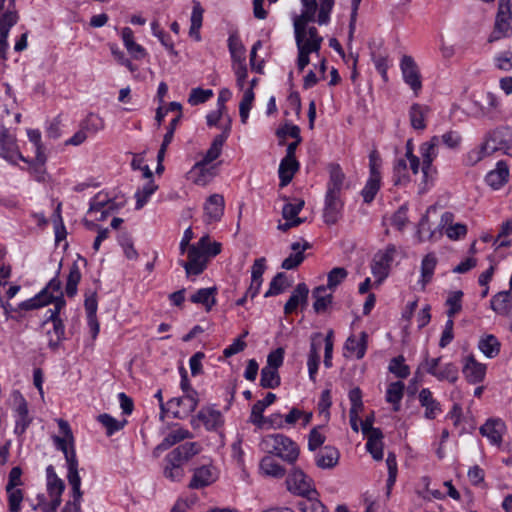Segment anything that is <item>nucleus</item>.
I'll use <instances>...</instances> for the list:
<instances>
[{
    "label": "nucleus",
    "instance_id": "72a5a7b5",
    "mask_svg": "<svg viewBox=\"0 0 512 512\" xmlns=\"http://www.w3.org/2000/svg\"><path fill=\"white\" fill-rule=\"evenodd\" d=\"M164 462L163 473L167 479L178 482L184 477V469L181 462L177 459L173 460L169 454L165 456Z\"/></svg>",
    "mask_w": 512,
    "mask_h": 512
},
{
    "label": "nucleus",
    "instance_id": "a878e982",
    "mask_svg": "<svg viewBox=\"0 0 512 512\" xmlns=\"http://www.w3.org/2000/svg\"><path fill=\"white\" fill-rule=\"evenodd\" d=\"M297 503V508L301 512H329L328 508L319 499V493L315 489Z\"/></svg>",
    "mask_w": 512,
    "mask_h": 512
},
{
    "label": "nucleus",
    "instance_id": "bb28decb",
    "mask_svg": "<svg viewBox=\"0 0 512 512\" xmlns=\"http://www.w3.org/2000/svg\"><path fill=\"white\" fill-rule=\"evenodd\" d=\"M197 417L208 430H216L224 422L221 412L213 407L202 408Z\"/></svg>",
    "mask_w": 512,
    "mask_h": 512
},
{
    "label": "nucleus",
    "instance_id": "dca6fc26",
    "mask_svg": "<svg viewBox=\"0 0 512 512\" xmlns=\"http://www.w3.org/2000/svg\"><path fill=\"white\" fill-rule=\"evenodd\" d=\"M217 477V470L213 466L203 465L194 471L189 487L192 489L206 487L215 482Z\"/></svg>",
    "mask_w": 512,
    "mask_h": 512
},
{
    "label": "nucleus",
    "instance_id": "680f3d73",
    "mask_svg": "<svg viewBox=\"0 0 512 512\" xmlns=\"http://www.w3.org/2000/svg\"><path fill=\"white\" fill-rule=\"evenodd\" d=\"M97 419L106 428L108 436L122 429L126 423V421L120 422L106 413L100 414Z\"/></svg>",
    "mask_w": 512,
    "mask_h": 512
},
{
    "label": "nucleus",
    "instance_id": "6e6552de",
    "mask_svg": "<svg viewBox=\"0 0 512 512\" xmlns=\"http://www.w3.org/2000/svg\"><path fill=\"white\" fill-rule=\"evenodd\" d=\"M286 487L289 492L297 496H306L315 490L313 480L301 469L293 468L286 478Z\"/></svg>",
    "mask_w": 512,
    "mask_h": 512
},
{
    "label": "nucleus",
    "instance_id": "69168bd1",
    "mask_svg": "<svg viewBox=\"0 0 512 512\" xmlns=\"http://www.w3.org/2000/svg\"><path fill=\"white\" fill-rule=\"evenodd\" d=\"M10 512H20L23 492L19 488H6Z\"/></svg>",
    "mask_w": 512,
    "mask_h": 512
},
{
    "label": "nucleus",
    "instance_id": "09e8293b",
    "mask_svg": "<svg viewBox=\"0 0 512 512\" xmlns=\"http://www.w3.org/2000/svg\"><path fill=\"white\" fill-rule=\"evenodd\" d=\"M47 474V487L50 496H54V494L61 495L64 491L65 485L64 482L56 475L54 467L49 465L46 468Z\"/></svg>",
    "mask_w": 512,
    "mask_h": 512
},
{
    "label": "nucleus",
    "instance_id": "0e129e2a",
    "mask_svg": "<svg viewBox=\"0 0 512 512\" xmlns=\"http://www.w3.org/2000/svg\"><path fill=\"white\" fill-rule=\"evenodd\" d=\"M394 182L401 184L408 181V164L406 158H399L394 165Z\"/></svg>",
    "mask_w": 512,
    "mask_h": 512
},
{
    "label": "nucleus",
    "instance_id": "e433bc0d",
    "mask_svg": "<svg viewBox=\"0 0 512 512\" xmlns=\"http://www.w3.org/2000/svg\"><path fill=\"white\" fill-rule=\"evenodd\" d=\"M428 107L420 104H413L409 110L410 123L414 129L424 130L426 128L425 118L428 114Z\"/></svg>",
    "mask_w": 512,
    "mask_h": 512
},
{
    "label": "nucleus",
    "instance_id": "0eeeda50",
    "mask_svg": "<svg viewBox=\"0 0 512 512\" xmlns=\"http://www.w3.org/2000/svg\"><path fill=\"white\" fill-rule=\"evenodd\" d=\"M0 156L12 164L18 160L28 162L19 151L16 136L4 126L0 127Z\"/></svg>",
    "mask_w": 512,
    "mask_h": 512
},
{
    "label": "nucleus",
    "instance_id": "9d476101",
    "mask_svg": "<svg viewBox=\"0 0 512 512\" xmlns=\"http://www.w3.org/2000/svg\"><path fill=\"white\" fill-rule=\"evenodd\" d=\"M425 369L427 373L437 378L439 381L456 382L458 379V368L453 363L440 365V358H425Z\"/></svg>",
    "mask_w": 512,
    "mask_h": 512
},
{
    "label": "nucleus",
    "instance_id": "4c0bfd02",
    "mask_svg": "<svg viewBox=\"0 0 512 512\" xmlns=\"http://www.w3.org/2000/svg\"><path fill=\"white\" fill-rule=\"evenodd\" d=\"M383 434L381 430H372V435L368 436L366 448L372 457L379 461L383 458Z\"/></svg>",
    "mask_w": 512,
    "mask_h": 512
},
{
    "label": "nucleus",
    "instance_id": "20e7f679",
    "mask_svg": "<svg viewBox=\"0 0 512 512\" xmlns=\"http://www.w3.org/2000/svg\"><path fill=\"white\" fill-rule=\"evenodd\" d=\"M17 21L15 0H0V59L2 60L6 59L9 31Z\"/></svg>",
    "mask_w": 512,
    "mask_h": 512
},
{
    "label": "nucleus",
    "instance_id": "a19ab883",
    "mask_svg": "<svg viewBox=\"0 0 512 512\" xmlns=\"http://www.w3.org/2000/svg\"><path fill=\"white\" fill-rule=\"evenodd\" d=\"M260 469L263 474L274 478H282L285 469L273 457L265 456L260 462Z\"/></svg>",
    "mask_w": 512,
    "mask_h": 512
},
{
    "label": "nucleus",
    "instance_id": "4468645a",
    "mask_svg": "<svg viewBox=\"0 0 512 512\" xmlns=\"http://www.w3.org/2000/svg\"><path fill=\"white\" fill-rule=\"evenodd\" d=\"M230 130H231V119H230V117H227V123L223 127L222 133L217 135L213 139L209 149L206 151V153L202 159V161H204V163L210 164L221 155L223 145L230 134Z\"/></svg>",
    "mask_w": 512,
    "mask_h": 512
},
{
    "label": "nucleus",
    "instance_id": "4d7b16f0",
    "mask_svg": "<svg viewBox=\"0 0 512 512\" xmlns=\"http://www.w3.org/2000/svg\"><path fill=\"white\" fill-rule=\"evenodd\" d=\"M228 48L232 59L235 62L245 61V48L237 35H230L228 38Z\"/></svg>",
    "mask_w": 512,
    "mask_h": 512
},
{
    "label": "nucleus",
    "instance_id": "603ef678",
    "mask_svg": "<svg viewBox=\"0 0 512 512\" xmlns=\"http://www.w3.org/2000/svg\"><path fill=\"white\" fill-rule=\"evenodd\" d=\"M80 128L86 133L96 134L104 129V120L99 115L90 113L81 122Z\"/></svg>",
    "mask_w": 512,
    "mask_h": 512
},
{
    "label": "nucleus",
    "instance_id": "f257e3e1",
    "mask_svg": "<svg viewBox=\"0 0 512 512\" xmlns=\"http://www.w3.org/2000/svg\"><path fill=\"white\" fill-rule=\"evenodd\" d=\"M302 9L300 15L293 17L295 42L298 50L297 66L300 71L310 63V54H318L323 38L314 26H308L315 21L317 13L316 0H300Z\"/></svg>",
    "mask_w": 512,
    "mask_h": 512
},
{
    "label": "nucleus",
    "instance_id": "ea45409f",
    "mask_svg": "<svg viewBox=\"0 0 512 512\" xmlns=\"http://www.w3.org/2000/svg\"><path fill=\"white\" fill-rule=\"evenodd\" d=\"M436 265L437 257L434 253H429L422 259L420 282L423 287L432 280Z\"/></svg>",
    "mask_w": 512,
    "mask_h": 512
},
{
    "label": "nucleus",
    "instance_id": "49530a36",
    "mask_svg": "<svg viewBox=\"0 0 512 512\" xmlns=\"http://www.w3.org/2000/svg\"><path fill=\"white\" fill-rule=\"evenodd\" d=\"M404 388V383L401 381L393 382L388 386L386 400L393 404L394 411H399L400 409V401L403 398Z\"/></svg>",
    "mask_w": 512,
    "mask_h": 512
},
{
    "label": "nucleus",
    "instance_id": "79ce46f5",
    "mask_svg": "<svg viewBox=\"0 0 512 512\" xmlns=\"http://www.w3.org/2000/svg\"><path fill=\"white\" fill-rule=\"evenodd\" d=\"M190 437L191 433L188 430L183 428L174 429L162 440V442L157 446L156 449L161 451L167 450L176 443L188 439Z\"/></svg>",
    "mask_w": 512,
    "mask_h": 512
},
{
    "label": "nucleus",
    "instance_id": "393cba45",
    "mask_svg": "<svg viewBox=\"0 0 512 512\" xmlns=\"http://www.w3.org/2000/svg\"><path fill=\"white\" fill-rule=\"evenodd\" d=\"M308 294L309 289L307 285L304 283L298 284L284 306V313L287 315L292 314L301 304H306Z\"/></svg>",
    "mask_w": 512,
    "mask_h": 512
},
{
    "label": "nucleus",
    "instance_id": "412c9836",
    "mask_svg": "<svg viewBox=\"0 0 512 512\" xmlns=\"http://www.w3.org/2000/svg\"><path fill=\"white\" fill-rule=\"evenodd\" d=\"M421 407L424 408V417L429 420L435 419L442 411L440 403L433 397L428 388H423L418 395Z\"/></svg>",
    "mask_w": 512,
    "mask_h": 512
},
{
    "label": "nucleus",
    "instance_id": "4be33fe9",
    "mask_svg": "<svg viewBox=\"0 0 512 512\" xmlns=\"http://www.w3.org/2000/svg\"><path fill=\"white\" fill-rule=\"evenodd\" d=\"M491 309L501 315L508 316L512 310V290L501 291L490 300Z\"/></svg>",
    "mask_w": 512,
    "mask_h": 512
},
{
    "label": "nucleus",
    "instance_id": "a18cd8bd",
    "mask_svg": "<svg viewBox=\"0 0 512 512\" xmlns=\"http://www.w3.org/2000/svg\"><path fill=\"white\" fill-rule=\"evenodd\" d=\"M327 289L325 286H318L313 290V297L315 298L313 308L317 313L325 311L331 304L332 294L327 293Z\"/></svg>",
    "mask_w": 512,
    "mask_h": 512
},
{
    "label": "nucleus",
    "instance_id": "423d86ee",
    "mask_svg": "<svg viewBox=\"0 0 512 512\" xmlns=\"http://www.w3.org/2000/svg\"><path fill=\"white\" fill-rule=\"evenodd\" d=\"M56 303L53 309H49L47 313V321L52 322V330L47 331L48 345L50 348L55 349L64 338L65 328L62 320L59 318L60 310L65 306L63 296L55 297Z\"/></svg>",
    "mask_w": 512,
    "mask_h": 512
},
{
    "label": "nucleus",
    "instance_id": "cd10ccee",
    "mask_svg": "<svg viewBox=\"0 0 512 512\" xmlns=\"http://www.w3.org/2000/svg\"><path fill=\"white\" fill-rule=\"evenodd\" d=\"M201 451V445L197 442H186L173 449L168 454L173 460L177 459L184 464Z\"/></svg>",
    "mask_w": 512,
    "mask_h": 512
},
{
    "label": "nucleus",
    "instance_id": "9b49d317",
    "mask_svg": "<svg viewBox=\"0 0 512 512\" xmlns=\"http://www.w3.org/2000/svg\"><path fill=\"white\" fill-rule=\"evenodd\" d=\"M400 68L404 82L410 86L415 94H418L422 88V81L415 60L411 56L404 55L400 61Z\"/></svg>",
    "mask_w": 512,
    "mask_h": 512
},
{
    "label": "nucleus",
    "instance_id": "338daca9",
    "mask_svg": "<svg viewBox=\"0 0 512 512\" xmlns=\"http://www.w3.org/2000/svg\"><path fill=\"white\" fill-rule=\"evenodd\" d=\"M389 370L399 378H406L410 374L409 366L404 363L402 356L395 357L391 360Z\"/></svg>",
    "mask_w": 512,
    "mask_h": 512
},
{
    "label": "nucleus",
    "instance_id": "5fc2aeb1",
    "mask_svg": "<svg viewBox=\"0 0 512 512\" xmlns=\"http://www.w3.org/2000/svg\"><path fill=\"white\" fill-rule=\"evenodd\" d=\"M27 136L29 141L35 146L36 161L43 165L46 161V156L44 153V145L41 140V132L38 129H28Z\"/></svg>",
    "mask_w": 512,
    "mask_h": 512
},
{
    "label": "nucleus",
    "instance_id": "f704fd0d",
    "mask_svg": "<svg viewBox=\"0 0 512 512\" xmlns=\"http://www.w3.org/2000/svg\"><path fill=\"white\" fill-rule=\"evenodd\" d=\"M203 13L204 9L202 8L200 2L194 1L190 18L191 25L189 29V35L196 41L201 40L200 28L202 26Z\"/></svg>",
    "mask_w": 512,
    "mask_h": 512
},
{
    "label": "nucleus",
    "instance_id": "a211bd4d",
    "mask_svg": "<svg viewBox=\"0 0 512 512\" xmlns=\"http://www.w3.org/2000/svg\"><path fill=\"white\" fill-rule=\"evenodd\" d=\"M505 431V423L500 419H489L480 427V433L494 445L501 444Z\"/></svg>",
    "mask_w": 512,
    "mask_h": 512
},
{
    "label": "nucleus",
    "instance_id": "39448f33",
    "mask_svg": "<svg viewBox=\"0 0 512 512\" xmlns=\"http://www.w3.org/2000/svg\"><path fill=\"white\" fill-rule=\"evenodd\" d=\"M381 159L376 151H372L369 155V178L362 189V196L366 203H370L375 198L381 186Z\"/></svg>",
    "mask_w": 512,
    "mask_h": 512
},
{
    "label": "nucleus",
    "instance_id": "7c9ffc66",
    "mask_svg": "<svg viewBox=\"0 0 512 512\" xmlns=\"http://www.w3.org/2000/svg\"><path fill=\"white\" fill-rule=\"evenodd\" d=\"M367 338L368 335L366 332H361L359 337L350 336L346 340L345 349L350 355L355 356L357 359H361L364 357L366 349H367Z\"/></svg>",
    "mask_w": 512,
    "mask_h": 512
},
{
    "label": "nucleus",
    "instance_id": "c85d7f7f",
    "mask_svg": "<svg viewBox=\"0 0 512 512\" xmlns=\"http://www.w3.org/2000/svg\"><path fill=\"white\" fill-rule=\"evenodd\" d=\"M509 177V169L505 162L499 161L495 169L486 175V183L493 189H499L503 186Z\"/></svg>",
    "mask_w": 512,
    "mask_h": 512
},
{
    "label": "nucleus",
    "instance_id": "bf43d9fd",
    "mask_svg": "<svg viewBox=\"0 0 512 512\" xmlns=\"http://www.w3.org/2000/svg\"><path fill=\"white\" fill-rule=\"evenodd\" d=\"M51 302H52V297L48 296L46 291H41L35 297H33L29 300L23 301L19 307H20V309H23V310H33V309H37L42 306H45Z\"/></svg>",
    "mask_w": 512,
    "mask_h": 512
},
{
    "label": "nucleus",
    "instance_id": "774afa93",
    "mask_svg": "<svg viewBox=\"0 0 512 512\" xmlns=\"http://www.w3.org/2000/svg\"><path fill=\"white\" fill-rule=\"evenodd\" d=\"M319 361H320V357H319V353H318V348L315 345V343L312 342L309 356H308L307 366H308V371H309V377L313 381L315 380V377H316V374L318 371Z\"/></svg>",
    "mask_w": 512,
    "mask_h": 512
},
{
    "label": "nucleus",
    "instance_id": "13d9d810",
    "mask_svg": "<svg viewBox=\"0 0 512 512\" xmlns=\"http://www.w3.org/2000/svg\"><path fill=\"white\" fill-rule=\"evenodd\" d=\"M260 385L263 388H276L280 385V376L277 370L263 367L261 370Z\"/></svg>",
    "mask_w": 512,
    "mask_h": 512
},
{
    "label": "nucleus",
    "instance_id": "aec40b11",
    "mask_svg": "<svg viewBox=\"0 0 512 512\" xmlns=\"http://www.w3.org/2000/svg\"><path fill=\"white\" fill-rule=\"evenodd\" d=\"M463 374L468 382L472 384L483 381L486 374V365L479 363L473 356L465 358Z\"/></svg>",
    "mask_w": 512,
    "mask_h": 512
},
{
    "label": "nucleus",
    "instance_id": "3c124183",
    "mask_svg": "<svg viewBox=\"0 0 512 512\" xmlns=\"http://www.w3.org/2000/svg\"><path fill=\"white\" fill-rule=\"evenodd\" d=\"M158 186L153 180L147 181L141 189L135 193L136 209L139 210L148 202L150 196L157 190Z\"/></svg>",
    "mask_w": 512,
    "mask_h": 512
},
{
    "label": "nucleus",
    "instance_id": "8fccbe9b",
    "mask_svg": "<svg viewBox=\"0 0 512 512\" xmlns=\"http://www.w3.org/2000/svg\"><path fill=\"white\" fill-rule=\"evenodd\" d=\"M344 181V174L339 166H333L330 170V179L328 182L327 192L330 194L341 193Z\"/></svg>",
    "mask_w": 512,
    "mask_h": 512
},
{
    "label": "nucleus",
    "instance_id": "de8ad7c7",
    "mask_svg": "<svg viewBox=\"0 0 512 512\" xmlns=\"http://www.w3.org/2000/svg\"><path fill=\"white\" fill-rule=\"evenodd\" d=\"M290 285L291 284L284 273H277L276 276L271 280L269 289L265 292L264 297L267 298L270 296L281 294L288 287H290Z\"/></svg>",
    "mask_w": 512,
    "mask_h": 512
},
{
    "label": "nucleus",
    "instance_id": "5701e85b",
    "mask_svg": "<svg viewBox=\"0 0 512 512\" xmlns=\"http://www.w3.org/2000/svg\"><path fill=\"white\" fill-rule=\"evenodd\" d=\"M190 174L195 184L204 186L215 176V166H209V163L200 160L194 164Z\"/></svg>",
    "mask_w": 512,
    "mask_h": 512
},
{
    "label": "nucleus",
    "instance_id": "c03bdc74",
    "mask_svg": "<svg viewBox=\"0 0 512 512\" xmlns=\"http://www.w3.org/2000/svg\"><path fill=\"white\" fill-rule=\"evenodd\" d=\"M106 208L119 209L120 205H118L115 202V200L109 198L107 194L99 192L92 198L88 213L93 214L95 210H101Z\"/></svg>",
    "mask_w": 512,
    "mask_h": 512
},
{
    "label": "nucleus",
    "instance_id": "c756f323",
    "mask_svg": "<svg viewBox=\"0 0 512 512\" xmlns=\"http://www.w3.org/2000/svg\"><path fill=\"white\" fill-rule=\"evenodd\" d=\"M121 38L128 53L134 59H142L146 56L145 49L134 41V34L131 28L124 27L121 31Z\"/></svg>",
    "mask_w": 512,
    "mask_h": 512
},
{
    "label": "nucleus",
    "instance_id": "2f4dec72",
    "mask_svg": "<svg viewBox=\"0 0 512 512\" xmlns=\"http://www.w3.org/2000/svg\"><path fill=\"white\" fill-rule=\"evenodd\" d=\"M511 17L497 14L494 30L489 37V42L497 41L501 38L510 37L512 35Z\"/></svg>",
    "mask_w": 512,
    "mask_h": 512
},
{
    "label": "nucleus",
    "instance_id": "473e14b6",
    "mask_svg": "<svg viewBox=\"0 0 512 512\" xmlns=\"http://www.w3.org/2000/svg\"><path fill=\"white\" fill-rule=\"evenodd\" d=\"M339 457L340 454L336 448L326 446L316 455V464L319 468L331 469L338 464Z\"/></svg>",
    "mask_w": 512,
    "mask_h": 512
},
{
    "label": "nucleus",
    "instance_id": "b1692460",
    "mask_svg": "<svg viewBox=\"0 0 512 512\" xmlns=\"http://www.w3.org/2000/svg\"><path fill=\"white\" fill-rule=\"evenodd\" d=\"M276 400V395L274 393H267L265 398L257 401L251 410L250 421L254 425L259 428H263L265 426V417L263 416L264 410L270 406Z\"/></svg>",
    "mask_w": 512,
    "mask_h": 512
},
{
    "label": "nucleus",
    "instance_id": "6e6d98bb",
    "mask_svg": "<svg viewBox=\"0 0 512 512\" xmlns=\"http://www.w3.org/2000/svg\"><path fill=\"white\" fill-rule=\"evenodd\" d=\"M254 98H255V95H254V92L252 91V88H247L244 91L242 100L239 104V114H240L241 122L243 124H246V122L248 120L249 112L252 108Z\"/></svg>",
    "mask_w": 512,
    "mask_h": 512
},
{
    "label": "nucleus",
    "instance_id": "1a4fd4ad",
    "mask_svg": "<svg viewBox=\"0 0 512 512\" xmlns=\"http://www.w3.org/2000/svg\"><path fill=\"white\" fill-rule=\"evenodd\" d=\"M395 253L394 247H388L384 251H379L374 255L371 271L376 278L374 284L379 286L382 281L388 276L390 264L393 260Z\"/></svg>",
    "mask_w": 512,
    "mask_h": 512
},
{
    "label": "nucleus",
    "instance_id": "f03ea898",
    "mask_svg": "<svg viewBox=\"0 0 512 512\" xmlns=\"http://www.w3.org/2000/svg\"><path fill=\"white\" fill-rule=\"evenodd\" d=\"M57 423L62 436L54 435L52 436V440L56 448L62 451L65 456L68 470L67 480L72 490V499L65 504L62 512H82V491L80 489L81 478L78 473V460L74 447V436L67 421L58 419Z\"/></svg>",
    "mask_w": 512,
    "mask_h": 512
},
{
    "label": "nucleus",
    "instance_id": "6ab92c4d",
    "mask_svg": "<svg viewBox=\"0 0 512 512\" xmlns=\"http://www.w3.org/2000/svg\"><path fill=\"white\" fill-rule=\"evenodd\" d=\"M439 141V137L434 136L430 141L425 142L420 146V154L422 157V172L425 177H427L432 171V162L437 157V146Z\"/></svg>",
    "mask_w": 512,
    "mask_h": 512
},
{
    "label": "nucleus",
    "instance_id": "f8f14e48",
    "mask_svg": "<svg viewBox=\"0 0 512 512\" xmlns=\"http://www.w3.org/2000/svg\"><path fill=\"white\" fill-rule=\"evenodd\" d=\"M225 200L221 194L210 195L204 203V221L206 223L218 222L224 214Z\"/></svg>",
    "mask_w": 512,
    "mask_h": 512
},
{
    "label": "nucleus",
    "instance_id": "f3484780",
    "mask_svg": "<svg viewBox=\"0 0 512 512\" xmlns=\"http://www.w3.org/2000/svg\"><path fill=\"white\" fill-rule=\"evenodd\" d=\"M342 201L339 194L326 193L323 218L326 224H335L341 216Z\"/></svg>",
    "mask_w": 512,
    "mask_h": 512
},
{
    "label": "nucleus",
    "instance_id": "e2e57ef3",
    "mask_svg": "<svg viewBox=\"0 0 512 512\" xmlns=\"http://www.w3.org/2000/svg\"><path fill=\"white\" fill-rule=\"evenodd\" d=\"M213 96L211 89L193 88L190 92L188 103L192 106H196L205 103Z\"/></svg>",
    "mask_w": 512,
    "mask_h": 512
},
{
    "label": "nucleus",
    "instance_id": "58836bf2",
    "mask_svg": "<svg viewBox=\"0 0 512 512\" xmlns=\"http://www.w3.org/2000/svg\"><path fill=\"white\" fill-rule=\"evenodd\" d=\"M478 348L488 358L496 357L500 352V342L492 335H486L479 340Z\"/></svg>",
    "mask_w": 512,
    "mask_h": 512
},
{
    "label": "nucleus",
    "instance_id": "37998d69",
    "mask_svg": "<svg viewBox=\"0 0 512 512\" xmlns=\"http://www.w3.org/2000/svg\"><path fill=\"white\" fill-rule=\"evenodd\" d=\"M216 288H201L196 291L190 298L191 302L202 304L207 310H210L215 304Z\"/></svg>",
    "mask_w": 512,
    "mask_h": 512
},
{
    "label": "nucleus",
    "instance_id": "052dcab7",
    "mask_svg": "<svg viewBox=\"0 0 512 512\" xmlns=\"http://www.w3.org/2000/svg\"><path fill=\"white\" fill-rule=\"evenodd\" d=\"M200 247V250L204 253L206 259L208 257H214L221 252V244L219 242H210L209 236H203L196 244Z\"/></svg>",
    "mask_w": 512,
    "mask_h": 512
},
{
    "label": "nucleus",
    "instance_id": "ddd939ff",
    "mask_svg": "<svg viewBox=\"0 0 512 512\" xmlns=\"http://www.w3.org/2000/svg\"><path fill=\"white\" fill-rule=\"evenodd\" d=\"M188 261L182 263L187 275H199L206 267L207 259L197 245L188 248Z\"/></svg>",
    "mask_w": 512,
    "mask_h": 512
},
{
    "label": "nucleus",
    "instance_id": "864d4df0",
    "mask_svg": "<svg viewBox=\"0 0 512 512\" xmlns=\"http://www.w3.org/2000/svg\"><path fill=\"white\" fill-rule=\"evenodd\" d=\"M81 280V272L76 263H73L69 269L66 283V294L68 297H74L77 293V286Z\"/></svg>",
    "mask_w": 512,
    "mask_h": 512
},
{
    "label": "nucleus",
    "instance_id": "2eb2a0df",
    "mask_svg": "<svg viewBox=\"0 0 512 512\" xmlns=\"http://www.w3.org/2000/svg\"><path fill=\"white\" fill-rule=\"evenodd\" d=\"M291 254L285 258L281 267L286 270H292L298 267L304 260V251L311 248V244L306 240L293 242L290 246Z\"/></svg>",
    "mask_w": 512,
    "mask_h": 512
},
{
    "label": "nucleus",
    "instance_id": "7ed1b4c3",
    "mask_svg": "<svg viewBox=\"0 0 512 512\" xmlns=\"http://www.w3.org/2000/svg\"><path fill=\"white\" fill-rule=\"evenodd\" d=\"M260 448L269 454H275L288 463H293L299 456L295 442L283 434H270L262 438Z\"/></svg>",
    "mask_w": 512,
    "mask_h": 512
},
{
    "label": "nucleus",
    "instance_id": "c9c22d12",
    "mask_svg": "<svg viewBox=\"0 0 512 512\" xmlns=\"http://www.w3.org/2000/svg\"><path fill=\"white\" fill-rule=\"evenodd\" d=\"M299 168V163L296 158H286L281 160L279 165V178L281 186H286L292 180L295 172Z\"/></svg>",
    "mask_w": 512,
    "mask_h": 512
}]
</instances>
